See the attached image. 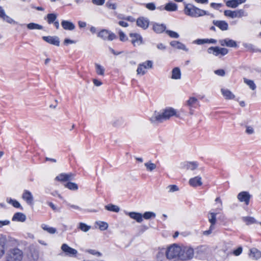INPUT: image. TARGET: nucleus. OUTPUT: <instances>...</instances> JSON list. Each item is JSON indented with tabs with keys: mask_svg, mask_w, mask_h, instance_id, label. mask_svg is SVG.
<instances>
[{
	"mask_svg": "<svg viewBox=\"0 0 261 261\" xmlns=\"http://www.w3.org/2000/svg\"><path fill=\"white\" fill-rule=\"evenodd\" d=\"M176 114V111L172 108H167L160 112L155 111L150 117V122L155 124L162 123Z\"/></svg>",
	"mask_w": 261,
	"mask_h": 261,
	"instance_id": "obj_1",
	"label": "nucleus"
},
{
	"mask_svg": "<svg viewBox=\"0 0 261 261\" xmlns=\"http://www.w3.org/2000/svg\"><path fill=\"white\" fill-rule=\"evenodd\" d=\"M165 252L166 258L168 259H172L177 257L180 258L182 247L177 244H173L166 248Z\"/></svg>",
	"mask_w": 261,
	"mask_h": 261,
	"instance_id": "obj_2",
	"label": "nucleus"
},
{
	"mask_svg": "<svg viewBox=\"0 0 261 261\" xmlns=\"http://www.w3.org/2000/svg\"><path fill=\"white\" fill-rule=\"evenodd\" d=\"M23 252L17 247L9 249L6 254L5 261H22Z\"/></svg>",
	"mask_w": 261,
	"mask_h": 261,
	"instance_id": "obj_3",
	"label": "nucleus"
},
{
	"mask_svg": "<svg viewBox=\"0 0 261 261\" xmlns=\"http://www.w3.org/2000/svg\"><path fill=\"white\" fill-rule=\"evenodd\" d=\"M184 13L186 15L192 17H198L209 14L208 12L205 10L189 5L185 6Z\"/></svg>",
	"mask_w": 261,
	"mask_h": 261,
	"instance_id": "obj_4",
	"label": "nucleus"
},
{
	"mask_svg": "<svg viewBox=\"0 0 261 261\" xmlns=\"http://www.w3.org/2000/svg\"><path fill=\"white\" fill-rule=\"evenodd\" d=\"M153 66V62L151 61L148 60L138 65L137 73L138 75H144L147 69H151Z\"/></svg>",
	"mask_w": 261,
	"mask_h": 261,
	"instance_id": "obj_5",
	"label": "nucleus"
},
{
	"mask_svg": "<svg viewBox=\"0 0 261 261\" xmlns=\"http://www.w3.org/2000/svg\"><path fill=\"white\" fill-rule=\"evenodd\" d=\"M224 15L227 17L234 18L247 16L248 13L243 9H239L236 11L225 10L224 11Z\"/></svg>",
	"mask_w": 261,
	"mask_h": 261,
	"instance_id": "obj_6",
	"label": "nucleus"
},
{
	"mask_svg": "<svg viewBox=\"0 0 261 261\" xmlns=\"http://www.w3.org/2000/svg\"><path fill=\"white\" fill-rule=\"evenodd\" d=\"M182 247V252L180 254V259L183 260L191 259L194 256V250L192 248L188 246Z\"/></svg>",
	"mask_w": 261,
	"mask_h": 261,
	"instance_id": "obj_7",
	"label": "nucleus"
},
{
	"mask_svg": "<svg viewBox=\"0 0 261 261\" xmlns=\"http://www.w3.org/2000/svg\"><path fill=\"white\" fill-rule=\"evenodd\" d=\"M207 51L209 54H213L215 56L221 55L223 56L228 54V50L226 48H221L218 46L209 47Z\"/></svg>",
	"mask_w": 261,
	"mask_h": 261,
	"instance_id": "obj_8",
	"label": "nucleus"
},
{
	"mask_svg": "<svg viewBox=\"0 0 261 261\" xmlns=\"http://www.w3.org/2000/svg\"><path fill=\"white\" fill-rule=\"evenodd\" d=\"M97 36L103 40L109 41H112L117 38L114 33L106 29H103L98 32Z\"/></svg>",
	"mask_w": 261,
	"mask_h": 261,
	"instance_id": "obj_9",
	"label": "nucleus"
},
{
	"mask_svg": "<svg viewBox=\"0 0 261 261\" xmlns=\"http://www.w3.org/2000/svg\"><path fill=\"white\" fill-rule=\"evenodd\" d=\"M218 214L217 212L216 213H210L208 214V221L211 223V226L209 229L204 231L203 233L204 235L208 236L212 233L213 230L215 229V224L216 222V215Z\"/></svg>",
	"mask_w": 261,
	"mask_h": 261,
	"instance_id": "obj_10",
	"label": "nucleus"
},
{
	"mask_svg": "<svg viewBox=\"0 0 261 261\" xmlns=\"http://www.w3.org/2000/svg\"><path fill=\"white\" fill-rule=\"evenodd\" d=\"M8 241L6 235L0 234V259L2 258L6 253L8 248Z\"/></svg>",
	"mask_w": 261,
	"mask_h": 261,
	"instance_id": "obj_11",
	"label": "nucleus"
},
{
	"mask_svg": "<svg viewBox=\"0 0 261 261\" xmlns=\"http://www.w3.org/2000/svg\"><path fill=\"white\" fill-rule=\"evenodd\" d=\"M129 36L131 38V42L134 46H139L143 43L142 37L140 34L130 33Z\"/></svg>",
	"mask_w": 261,
	"mask_h": 261,
	"instance_id": "obj_12",
	"label": "nucleus"
},
{
	"mask_svg": "<svg viewBox=\"0 0 261 261\" xmlns=\"http://www.w3.org/2000/svg\"><path fill=\"white\" fill-rule=\"evenodd\" d=\"M61 249L66 254V255L70 256H75L77 253L76 249L71 248L66 244H62Z\"/></svg>",
	"mask_w": 261,
	"mask_h": 261,
	"instance_id": "obj_13",
	"label": "nucleus"
},
{
	"mask_svg": "<svg viewBox=\"0 0 261 261\" xmlns=\"http://www.w3.org/2000/svg\"><path fill=\"white\" fill-rule=\"evenodd\" d=\"M237 198L240 202H244L246 205H248L251 195L248 192L243 191L238 194Z\"/></svg>",
	"mask_w": 261,
	"mask_h": 261,
	"instance_id": "obj_14",
	"label": "nucleus"
},
{
	"mask_svg": "<svg viewBox=\"0 0 261 261\" xmlns=\"http://www.w3.org/2000/svg\"><path fill=\"white\" fill-rule=\"evenodd\" d=\"M22 198L29 205L33 204L34 198L30 191L25 190L22 193Z\"/></svg>",
	"mask_w": 261,
	"mask_h": 261,
	"instance_id": "obj_15",
	"label": "nucleus"
},
{
	"mask_svg": "<svg viewBox=\"0 0 261 261\" xmlns=\"http://www.w3.org/2000/svg\"><path fill=\"white\" fill-rule=\"evenodd\" d=\"M42 39L46 42L57 46L60 45L59 38L57 36H43Z\"/></svg>",
	"mask_w": 261,
	"mask_h": 261,
	"instance_id": "obj_16",
	"label": "nucleus"
},
{
	"mask_svg": "<svg viewBox=\"0 0 261 261\" xmlns=\"http://www.w3.org/2000/svg\"><path fill=\"white\" fill-rule=\"evenodd\" d=\"M0 18L10 24L17 23V22L14 20L12 18L6 14L4 9L1 6H0Z\"/></svg>",
	"mask_w": 261,
	"mask_h": 261,
	"instance_id": "obj_17",
	"label": "nucleus"
},
{
	"mask_svg": "<svg viewBox=\"0 0 261 261\" xmlns=\"http://www.w3.org/2000/svg\"><path fill=\"white\" fill-rule=\"evenodd\" d=\"M219 43L220 45L223 46H226L229 47H237V42L229 38L220 40Z\"/></svg>",
	"mask_w": 261,
	"mask_h": 261,
	"instance_id": "obj_18",
	"label": "nucleus"
},
{
	"mask_svg": "<svg viewBox=\"0 0 261 261\" xmlns=\"http://www.w3.org/2000/svg\"><path fill=\"white\" fill-rule=\"evenodd\" d=\"M61 24L63 28L65 30L73 31L75 28V24L69 20H63Z\"/></svg>",
	"mask_w": 261,
	"mask_h": 261,
	"instance_id": "obj_19",
	"label": "nucleus"
},
{
	"mask_svg": "<svg viewBox=\"0 0 261 261\" xmlns=\"http://www.w3.org/2000/svg\"><path fill=\"white\" fill-rule=\"evenodd\" d=\"M137 24L138 27L145 30L149 25V20L148 19L141 17L137 20Z\"/></svg>",
	"mask_w": 261,
	"mask_h": 261,
	"instance_id": "obj_20",
	"label": "nucleus"
},
{
	"mask_svg": "<svg viewBox=\"0 0 261 261\" xmlns=\"http://www.w3.org/2000/svg\"><path fill=\"white\" fill-rule=\"evenodd\" d=\"M170 44L173 47L178 49L183 50L185 51H188L189 49L182 43L178 41H172L170 42Z\"/></svg>",
	"mask_w": 261,
	"mask_h": 261,
	"instance_id": "obj_21",
	"label": "nucleus"
},
{
	"mask_svg": "<svg viewBox=\"0 0 261 261\" xmlns=\"http://www.w3.org/2000/svg\"><path fill=\"white\" fill-rule=\"evenodd\" d=\"M193 43L197 45H202L205 43L216 44V40L214 39H198L193 41Z\"/></svg>",
	"mask_w": 261,
	"mask_h": 261,
	"instance_id": "obj_22",
	"label": "nucleus"
},
{
	"mask_svg": "<svg viewBox=\"0 0 261 261\" xmlns=\"http://www.w3.org/2000/svg\"><path fill=\"white\" fill-rule=\"evenodd\" d=\"M189 183L190 185L193 187L200 186L202 184L201 177L200 176H197L193 178H191L190 179Z\"/></svg>",
	"mask_w": 261,
	"mask_h": 261,
	"instance_id": "obj_23",
	"label": "nucleus"
},
{
	"mask_svg": "<svg viewBox=\"0 0 261 261\" xmlns=\"http://www.w3.org/2000/svg\"><path fill=\"white\" fill-rule=\"evenodd\" d=\"M213 24L222 31H226L228 29V23L223 20H213Z\"/></svg>",
	"mask_w": 261,
	"mask_h": 261,
	"instance_id": "obj_24",
	"label": "nucleus"
},
{
	"mask_svg": "<svg viewBox=\"0 0 261 261\" xmlns=\"http://www.w3.org/2000/svg\"><path fill=\"white\" fill-rule=\"evenodd\" d=\"M125 214L128 215L130 218L135 220L138 223L143 221L142 214L137 212H126Z\"/></svg>",
	"mask_w": 261,
	"mask_h": 261,
	"instance_id": "obj_25",
	"label": "nucleus"
},
{
	"mask_svg": "<svg viewBox=\"0 0 261 261\" xmlns=\"http://www.w3.org/2000/svg\"><path fill=\"white\" fill-rule=\"evenodd\" d=\"M26 220V216L20 212H17L14 214L13 215L12 220L16 222H23Z\"/></svg>",
	"mask_w": 261,
	"mask_h": 261,
	"instance_id": "obj_26",
	"label": "nucleus"
},
{
	"mask_svg": "<svg viewBox=\"0 0 261 261\" xmlns=\"http://www.w3.org/2000/svg\"><path fill=\"white\" fill-rule=\"evenodd\" d=\"M221 91L223 97L226 99H232L235 97L234 95L227 89L222 88Z\"/></svg>",
	"mask_w": 261,
	"mask_h": 261,
	"instance_id": "obj_27",
	"label": "nucleus"
},
{
	"mask_svg": "<svg viewBox=\"0 0 261 261\" xmlns=\"http://www.w3.org/2000/svg\"><path fill=\"white\" fill-rule=\"evenodd\" d=\"M181 71L178 67L174 68L171 71V78L173 80H180L181 79Z\"/></svg>",
	"mask_w": 261,
	"mask_h": 261,
	"instance_id": "obj_28",
	"label": "nucleus"
},
{
	"mask_svg": "<svg viewBox=\"0 0 261 261\" xmlns=\"http://www.w3.org/2000/svg\"><path fill=\"white\" fill-rule=\"evenodd\" d=\"M249 256L251 258L258 259L261 257V252L256 248H252L250 250Z\"/></svg>",
	"mask_w": 261,
	"mask_h": 261,
	"instance_id": "obj_29",
	"label": "nucleus"
},
{
	"mask_svg": "<svg viewBox=\"0 0 261 261\" xmlns=\"http://www.w3.org/2000/svg\"><path fill=\"white\" fill-rule=\"evenodd\" d=\"M166 28V26L163 24L155 23L153 25V30L156 33H163Z\"/></svg>",
	"mask_w": 261,
	"mask_h": 261,
	"instance_id": "obj_30",
	"label": "nucleus"
},
{
	"mask_svg": "<svg viewBox=\"0 0 261 261\" xmlns=\"http://www.w3.org/2000/svg\"><path fill=\"white\" fill-rule=\"evenodd\" d=\"M243 46L247 50L252 52H261V50L256 48L254 45L250 43H244Z\"/></svg>",
	"mask_w": 261,
	"mask_h": 261,
	"instance_id": "obj_31",
	"label": "nucleus"
},
{
	"mask_svg": "<svg viewBox=\"0 0 261 261\" xmlns=\"http://www.w3.org/2000/svg\"><path fill=\"white\" fill-rule=\"evenodd\" d=\"M96 73L99 75L103 76L105 75V68L98 63H95Z\"/></svg>",
	"mask_w": 261,
	"mask_h": 261,
	"instance_id": "obj_32",
	"label": "nucleus"
},
{
	"mask_svg": "<svg viewBox=\"0 0 261 261\" xmlns=\"http://www.w3.org/2000/svg\"><path fill=\"white\" fill-rule=\"evenodd\" d=\"M57 18V15L56 14L49 13L46 15V18L45 19H46L48 24H51L56 20Z\"/></svg>",
	"mask_w": 261,
	"mask_h": 261,
	"instance_id": "obj_33",
	"label": "nucleus"
},
{
	"mask_svg": "<svg viewBox=\"0 0 261 261\" xmlns=\"http://www.w3.org/2000/svg\"><path fill=\"white\" fill-rule=\"evenodd\" d=\"M6 201L8 203L12 205L15 208H22L19 202L15 199H13L11 198H7Z\"/></svg>",
	"mask_w": 261,
	"mask_h": 261,
	"instance_id": "obj_34",
	"label": "nucleus"
},
{
	"mask_svg": "<svg viewBox=\"0 0 261 261\" xmlns=\"http://www.w3.org/2000/svg\"><path fill=\"white\" fill-rule=\"evenodd\" d=\"M165 10L168 11H175L177 9V6L173 3H169L165 7Z\"/></svg>",
	"mask_w": 261,
	"mask_h": 261,
	"instance_id": "obj_35",
	"label": "nucleus"
},
{
	"mask_svg": "<svg viewBox=\"0 0 261 261\" xmlns=\"http://www.w3.org/2000/svg\"><path fill=\"white\" fill-rule=\"evenodd\" d=\"M105 208L109 211L118 213L120 211L119 206L112 204H110L105 206Z\"/></svg>",
	"mask_w": 261,
	"mask_h": 261,
	"instance_id": "obj_36",
	"label": "nucleus"
},
{
	"mask_svg": "<svg viewBox=\"0 0 261 261\" xmlns=\"http://www.w3.org/2000/svg\"><path fill=\"white\" fill-rule=\"evenodd\" d=\"M27 28L29 30H42L43 29V27L41 25H40L35 23H30L27 24Z\"/></svg>",
	"mask_w": 261,
	"mask_h": 261,
	"instance_id": "obj_37",
	"label": "nucleus"
},
{
	"mask_svg": "<svg viewBox=\"0 0 261 261\" xmlns=\"http://www.w3.org/2000/svg\"><path fill=\"white\" fill-rule=\"evenodd\" d=\"M77 227L81 231L84 232H88L91 229V226L88 225L86 224L83 222H80L79 224V226Z\"/></svg>",
	"mask_w": 261,
	"mask_h": 261,
	"instance_id": "obj_38",
	"label": "nucleus"
},
{
	"mask_svg": "<svg viewBox=\"0 0 261 261\" xmlns=\"http://www.w3.org/2000/svg\"><path fill=\"white\" fill-rule=\"evenodd\" d=\"M155 217V213L152 212H146L142 215V219L144 218L146 220L154 218Z\"/></svg>",
	"mask_w": 261,
	"mask_h": 261,
	"instance_id": "obj_39",
	"label": "nucleus"
},
{
	"mask_svg": "<svg viewBox=\"0 0 261 261\" xmlns=\"http://www.w3.org/2000/svg\"><path fill=\"white\" fill-rule=\"evenodd\" d=\"M244 82L252 90H255L256 86L252 80L244 78Z\"/></svg>",
	"mask_w": 261,
	"mask_h": 261,
	"instance_id": "obj_40",
	"label": "nucleus"
},
{
	"mask_svg": "<svg viewBox=\"0 0 261 261\" xmlns=\"http://www.w3.org/2000/svg\"><path fill=\"white\" fill-rule=\"evenodd\" d=\"M216 204L217 207L216 208V211L219 213L223 209L222 202L220 197H217L215 199Z\"/></svg>",
	"mask_w": 261,
	"mask_h": 261,
	"instance_id": "obj_41",
	"label": "nucleus"
},
{
	"mask_svg": "<svg viewBox=\"0 0 261 261\" xmlns=\"http://www.w3.org/2000/svg\"><path fill=\"white\" fill-rule=\"evenodd\" d=\"M96 224L100 230H105L108 228V224L103 221L96 222Z\"/></svg>",
	"mask_w": 261,
	"mask_h": 261,
	"instance_id": "obj_42",
	"label": "nucleus"
},
{
	"mask_svg": "<svg viewBox=\"0 0 261 261\" xmlns=\"http://www.w3.org/2000/svg\"><path fill=\"white\" fill-rule=\"evenodd\" d=\"M64 186L71 190H77L78 189L77 185L74 182H68L65 184Z\"/></svg>",
	"mask_w": 261,
	"mask_h": 261,
	"instance_id": "obj_43",
	"label": "nucleus"
},
{
	"mask_svg": "<svg viewBox=\"0 0 261 261\" xmlns=\"http://www.w3.org/2000/svg\"><path fill=\"white\" fill-rule=\"evenodd\" d=\"M238 2L237 0H230L226 3V5L228 7L236 8L239 6Z\"/></svg>",
	"mask_w": 261,
	"mask_h": 261,
	"instance_id": "obj_44",
	"label": "nucleus"
},
{
	"mask_svg": "<svg viewBox=\"0 0 261 261\" xmlns=\"http://www.w3.org/2000/svg\"><path fill=\"white\" fill-rule=\"evenodd\" d=\"M144 165L146 167L147 170L148 171H153L154 169L156 168V167L155 164L152 163L151 162L145 163L144 164Z\"/></svg>",
	"mask_w": 261,
	"mask_h": 261,
	"instance_id": "obj_45",
	"label": "nucleus"
},
{
	"mask_svg": "<svg viewBox=\"0 0 261 261\" xmlns=\"http://www.w3.org/2000/svg\"><path fill=\"white\" fill-rule=\"evenodd\" d=\"M198 102L197 99L194 97H190L187 101V105L189 107H194L195 104Z\"/></svg>",
	"mask_w": 261,
	"mask_h": 261,
	"instance_id": "obj_46",
	"label": "nucleus"
},
{
	"mask_svg": "<svg viewBox=\"0 0 261 261\" xmlns=\"http://www.w3.org/2000/svg\"><path fill=\"white\" fill-rule=\"evenodd\" d=\"M166 33L171 38H178L179 37V35L177 33L170 31V30H167L166 31Z\"/></svg>",
	"mask_w": 261,
	"mask_h": 261,
	"instance_id": "obj_47",
	"label": "nucleus"
},
{
	"mask_svg": "<svg viewBox=\"0 0 261 261\" xmlns=\"http://www.w3.org/2000/svg\"><path fill=\"white\" fill-rule=\"evenodd\" d=\"M243 219L247 224L253 223L255 221L254 218L251 217H243Z\"/></svg>",
	"mask_w": 261,
	"mask_h": 261,
	"instance_id": "obj_48",
	"label": "nucleus"
},
{
	"mask_svg": "<svg viewBox=\"0 0 261 261\" xmlns=\"http://www.w3.org/2000/svg\"><path fill=\"white\" fill-rule=\"evenodd\" d=\"M55 179L57 180L61 181H67L65 173H61V174H59L56 177Z\"/></svg>",
	"mask_w": 261,
	"mask_h": 261,
	"instance_id": "obj_49",
	"label": "nucleus"
},
{
	"mask_svg": "<svg viewBox=\"0 0 261 261\" xmlns=\"http://www.w3.org/2000/svg\"><path fill=\"white\" fill-rule=\"evenodd\" d=\"M86 252L96 256H100L101 255V253L100 252L94 249H88L86 250Z\"/></svg>",
	"mask_w": 261,
	"mask_h": 261,
	"instance_id": "obj_50",
	"label": "nucleus"
},
{
	"mask_svg": "<svg viewBox=\"0 0 261 261\" xmlns=\"http://www.w3.org/2000/svg\"><path fill=\"white\" fill-rule=\"evenodd\" d=\"M118 34L119 35L120 40L121 41H125L127 40V37L125 34L121 30H118Z\"/></svg>",
	"mask_w": 261,
	"mask_h": 261,
	"instance_id": "obj_51",
	"label": "nucleus"
},
{
	"mask_svg": "<svg viewBox=\"0 0 261 261\" xmlns=\"http://www.w3.org/2000/svg\"><path fill=\"white\" fill-rule=\"evenodd\" d=\"M197 167V164L196 162H190L188 164L187 168L189 169L193 170Z\"/></svg>",
	"mask_w": 261,
	"mask_h": 261,
	"instance_id": "obj_52",
	"label": "nucleus"
},
{
	"mask_svg": "<svg viewBox=\"0 0 261 261\" xmlns=\"http://www.w3.org/2000/svg\"><path fill=\"white\" fill-rule=\"evenodd\" d=\"M168 189H169V192H170L177 191L179 190L178 187L175 185H169L168 187Z\"/></svg>",
	"mask_w": 261,
	"mask_h": 261,
	"instance_id": "obj_53",
	"label": "nucleus"
},
{
	"mask_svg": "<svg viewBox=\"0 0 261 261\" xmlns=\"http://www.w3.org/2000/svg\"><path fill=\"white\" fill-rule=\"evenodd\" d=\"M215 73L218 75L223 76L225 74V72L223 69H218L215 70Z\"/></svg>",
	"mask_w": 261,
	"mask_h": 261,
	"instance_id": "obj_54",
	"label": "nucleus"
},
{
	"mask_svg": "<svg viewBox=\"0 0 261 261\" xmlns=\"http://www.w3.org/2000/svg\"><path fill=\"white\" fill-rule=\"evenodd\" d=\"M106 6L108 8L113 9V10H115L117 8V6H116V4L112 3L110 2H107L106 4Z\"/></svg>",
	"mask_w": 261,
	"mask_h": 261,
	"instance_id": "obj_55",
	"label": "nucleus"
},
{
	"mask_svg": "<svg viewBox=\"0 0 261 261\" xmlns=\"http://www.w3.org/2000/svg\"><path fill=\"white\" fill-rule=\"evenodd\" d=\"M10 224V221L8 220H0V228L4 226L9 225Z\"/></svg>",
	"mask_w": 261,
	"mask_h": 261,
	"instance_id": "obj_56",
	"label": "nucleus"
},
{
	"mask_svg": "<svg viewBox=\"0 0 261 261\" xmlns=\"http://www.w3.org/2000/svg\"><path fill=\"white\" fill-rule=\"evenodd\" d=\"M92 3L97 6H101L104 4L105 0H92Z\"/></svg>",
	"mask_w": 261,
	"mask_h": 261,
	"instance_id": "obj_57",
	"label": "nucleus"
},
{
	"mask_svg": "<svg viewBox=\"0 0 261 261\" xmlns=\"http://www.w3.org/2000/svg\"><path fill=\"white\" fill-rule=\"evenodd\" d=\"M146 7L150 10H154L155 9V6L154 3H148L146 5Z\"/></svg>",
	"mask_w": 261,
	"mask_h": 261,
	"instance_id": "obj_58",
	"label": "nucleus"
},
{
	"mask_svg": "<svg viewBox=\"0 0 261 261\" xmlns=\"http://www.w3.org/2000/svg\"><path fill=\"white\" fill-rule=\"evenodd\" d=\"M242 252V248L241 247H240L238 248L237 249L234 250L233 251L232 253L236 256H238L240 254H241Z\"/></svg>",
	"mask_w": 261,
	"mask_h": 261,
	"instance_id": "obj_59",
	"label": "nucleus"
},
{
	"mask_svg": "<svg viewBox=\"0 0 261 261\" xmlns=\"http://www.w3.org/2000/svg\"><path fill=\"white\" fill-rule=\"evenodd\" d=\"M254 129L252 126H246V133L249 135H251L254 133Z\"/></svg>",
	"mask_w": 261,
	"mask_h": 261,
	"instance_id": "obj_60",
	"label": "nucleus"
},
{
	"mask_svg": "<svg viewBox=\"0 0 261 261\" xmlns=\"http://www.w3.org/2000/svg\"><path fill=\"white\" fill-rule=\"evenodd\" d=\"M67 206L69 207V208H72L73 209H74V210H78V211H82V208L80 207V206H77V205H74V204H70V203H68L67 204Z\"/></svg>",
	"mask_w": 261,
	"mask_h": 261,
	"instance_id": "obj_61",
	"label": "nucleus"
},
{
	"mask_svg": "<svg viewBox=\"0 0 261 261\" xmlns=\"http://www.w3.org/2000/svg\"><path fill=\"white\" fill-rule=\"evenodd\" d=\"M50 234H55L57 232V229L56 228L50 227L47 231Z\"/></svg>",
	"mask_w": 261,
	"mask_h": 261,
	"instance_id": "obj_62",
	"label": "nucleus"
},
{
	"mask_svg": "<svg viewBox=\"0 0 261 261\" xmlns=\"http://www.w3.org/2000/svg\"><path fill=\"white\" fill-rule=\"evenodd\" d=\"M164 249H161L157 254L156 257L158 259H160L164 256Z\"/></svg>",
	"mask_w": 261,
	"mask_h": 261,
	"instance_id": "obj_63",
	"label": "nucleus"
},
{
	"mask_svg": "<svg viewBox=\"0 0 261 261\" xmlns=\"http://www.w3.org/2000/svg\"><path fill=\"white\" fill-rule=\"evenodd\" d=\"M74 174H73L71 173H70L68 174H66L67 181L73 179L74 178Z\"/></svg>",
	"mask_w": 261,
	"mask_h": 261,
	"instance_id": "obj_64",
	"label": "nucleus"
}]
</instances>
